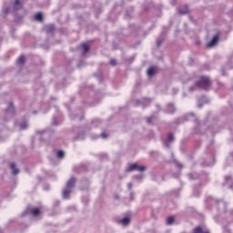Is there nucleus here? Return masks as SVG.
<instances>
[{
    "label": "nucleus",
    "mask_w": 233,
    "mask_h": 233,
    "mask_svg": "<svg viewBox=\"0 0 233 233\" xmlns=\"http://www.w3.org/2000/svg\"><path fill=\"white\" fill-rule=\"evenodd\" d=\"M196 86L202 90H210L212 86V80L208 76H200L199 80L196 82Z\"/></svg>",
    "instance_id": "1"
},
{
    "label": "nucleus",
    "mask_w": 233,
    "mask_h": 233,
    "mask_svg": "<svg viewBox=\"0 0 233 233\" xmlns=\"http://www.w3.org/2000/svg\"><path fill=\"white\" fill-rule=\"evenodd\" d=\"M134 170H137V172H145V170H147V167L145 166H139L137 165V163H134L128 167L127 172H134Z\"/></svg>",
    "instance_id": "2"
},
{
    "label": "nucleus",
    "mask_w": 233,
    "mask_h": 233,
    "mask_svg": "<svg viewBox=\"0 0 233 233\" xmlns=\"http://www.w3.org/2000/svg\"><path fill=\"white\" fill-rule=\"evenodd\" d=\"M218 41H219V33L216 34L211 39V41L207 44V48H212V46H216Z\"/></svg>",
    "instance_id": "3"
},
{
    "label": "nucleus",
    "mask_w": 233,
    "mask_h": 233,
    "mask_svg": "<svg viewBox=\"0 0 233 233\" xmlns=\"http://www.w3.org/2000/svg\"><path fill=\"white\" fill-rule=\"evenodd\" d=\"M76 181H77V179H76L75 177H71L70 179L66 183V187L67 188H74Z\"/></svg>",
    "instance_id": "4"
},
{
    "label": "nucleus",
    "mask_w": 233,
    "mask_h": 233,
    "mask_svg": "<svg viewBox=\"0 0 233 233\" xmlns=\"http://www.w3.org/2000/svg\"><path fill=\"white\" fill-rule=\"evenodd\" d=\"M71 192H72V188H70V187L65 188L63 190V198L65 199H68V198H70Z\"/></svg>",
    "instance_id": "5"
},
{
    "label": "nucleus",
    "mask_w": 233,
    "mask_h": 233,
    "mask_svg": "<svg viewBox=\"0 0 233 233\" xmlns=\"http://www.w3.org/2000/svg\"><path fill=\"white\" fill-rule=\"evenodd\" d=\"M10 168L12 170L13 176H17V174H19V168L15 167V163H11Z\"/></svg>",
    "instance_id": "6"
},
{
    "label": "nucleus",
    "mask_w": 233,
    "mask_h": 233,
    "mask_svg": "<svg viewBox=\"0 0 233 233\" xmlns=\"http://www.w3.org/2000/svg\"><path fill=\"white\" fill-rule=\"evenodd\" d=\"M193 233H210L208 230H204L202 227L198 226L194 228Z\"/></svg>",
    "instance_id": "7"
},
{
    "label": "nucleus",
    "mask_w": 233,
    "mask_h": 233,
    "mask_svg": "<svg viewBox=\"0 0 233 233\" xmlns=\"http://www.w3.org/2000/svg\"><path fill=\"white\" fill-rule=\"evenodd\" d=\"M167 114H174V112H176V107H174L173 104H168L167 105Z\"/></svg>",
    "instance_id": "8"
},
{
    "label": "nucleus",
    "mask_w": 233,
    "mask_h": 233,
    "mask_svg": "<svg viewBox=\"0 0 233 233\" xmlns=\"http://www.w3.org/2000/svg\"><path fill=\"white\" fill-rule=\"evenodd\" d=\"M154 74H156V67H149L147 69V76H149V77H152Z\"/></svg>",
    "instance_id": "9"
},
{
    "label": "nucleus",
    "mask_w": 233,
    "mask_h": 233,
    "mask_svg": "<svg viewBox=\"0 0 233 233\" xmlns=\"http://www.w3.org/2000/svg\"><path fill=\"white\" fill-rule=\"evenodd\" d=\"M81 46L84 50V54H88V52L90 51V46H88V45L86 44H82Z\"/></svg>",
    "instance_id": "10"
},
{
    "label": "nucleus",
    "mask_w": 233,
    "mask_h": 233,
    "mask_svg": "<svg viewBox=\"0 0 233 233\" xmlns=\"http://www.w3.org/2000/svg\"><path fill=\"white\" fill-rule=\"evenodd\" d=\"M32 216H39L41 214V211H39V208H33L31 210Z\"/></svg>",
    "instance_id": "11"
},
{
    "label": "nucleus",
    "mask_w": 233,
    "mask_h": 233,
    "mask_svg": "<svg viewBox=\"0 0 233 233\" xmlns=\"http://www.w3.org/2000/svg\"><path fill=\"white\" fill-rule=\"evenodd\" d=\"M35 19L36 21H39L40 23H42V21H43V14H41V13L36 14V15H35Z\"/></svg>",
    "instance_id": "12"
},
{
    "label": "nucleus",
    "mask_w": 233,
    "mask_h": 233,
    "mask_svg": "<svg viewBox=\"0 0 233 233\" xmlns=\"http://www.w3.org/2000/svg\"><path fill=\"white\" fill-rule=\"evenodd\" d=\"M21 6H22L21 0H15V4H14V8L19 9V8H21Z\"/></svg>",
    "instance_id": "13"
},
{
    "label": "nucleus",
    "mask_w": 233,
    "mask_h": 233,
    "mask_svg": "<svg viewBox=\"0 0 233 233\" xmlns=\"http://www.w3.org/2000/svg\"><path fill=\"white\" fill-rule=\"evenodd\" d=\"M46 32H47L48 34L54 32V30H55L54 25H47V26L46 27Z\"/></svg>",
    "instance_id": "14"
},
{
    "label": "nucleus",
    "mask_w": 233,
    "mask_h": 233,
    "mask_svg": "<svg viewBox=\"0 0 233 233\" xmlns=\"http://www.w3.org/2000/svg\"><path fill=\"white\" fill-rule=\"evenodd\" d=\"M179 14H182L183 15H185V14H188V5L185 6V9H179L178 10Z\"/></svg>",
    "instance_id": "15"
},
{
    "label": "nucleus",
    "mask_w": 233,
    "mask_h": 233,
    "mask_svg": "<svg viewBox=\"0 0 233 233\" xmlns=\"http://www.w3.org/2000/svg\"><path fill=\"white\" fill-rule=\"evenodd\" d=\"M56 156L59 159H63V157H65V152L63 150H59L57 151Z\"/></svg>",
    "instance_id": "16"
},
{
    "label": "nucleus",
    "mask_w": 233,
    "mask_h": 233,
    "mask_svg": "<svg viewBox=\"0 0 233 233\" xmlns=\"http://www.w3.org/2000/svg\"><path fill=\"white\" fill-rule=\"evenodd\" d=\"M175 219L176 218L174 217H168L167 218V225H172V223H174Z\"/></svg>",
    "instance_id": "17"
},
{
    "label": "nucleus",
    "mask_w": 233,
    "mask_h": 233,
    "mask_svg": "<svg viewBox=\"0 0 233 233\" xmlns=\"http://www.w3.org/2000/svg\"><path fill=\"white\" fill-rule=\"evenodd\" d=\"M16 63L18 64V65H24V63H25V56H20V57H18V59L16 60Z\"/></svg>",
    "instance_id": "18"
},
{
    "label": "nucleus",
    "mask_w": 233,
    "mask_h": 233,
    "mask_svg": "<svg viewBox=\"0 0 233 233\" xmlns=\"http://www.w3.org/2000/svg\"><path fill=\"white\" fill-rule=\"evenodd\" d=\"M121 223L124 225H128L130 223V218H122Z\"/></svg>",
    "instance_id": "19"
},
{
    "label": "nucleus",
    "mask_w": 233,
    "mask_h": 233,
    "mask_svg": "<svg viewBox=\"0 0 233 233\" xmlns=\"http://www.w3.org/2000/svg\"><path fill=\"white\" fill-rule=\"evenodd\" d=\"M110 65H111V66H116V65H117V60L112 58V59L110 60Z\"/></svg>",
    "instance_id": "20"
},
{
    "label": "nucleus",
    "mask_w": 233,
    "mask_h": 233,
    "mask_svg": "<svg viewBox=\"0 0 233 233\" xmlns=\"http://www.w3.org/2000/svg\"><path fill=\"white\" fill-rule=\"evenodd\" d=\"M167 139L168 141H174V134L169 133Z\"/></svg>",
    "instance_id": "21"
},
{
    "label": "nucleus",
    "mask_w": 233,
    "mask_h": 233,
    "mask_svg": "<svg viewBox=\"0 0 233 233\" xmlns=\"http://www.w3.org/2000/svg\"><path fill=\"white\" fill-rule=\"evenodd\" d=\"M101 137H103V139H106V137H108V135L106 133H102Z\"/></svg>",
    "instance_id": "22"
},
{
    "label": "nucleus",
    "mask_w": 233,
    "mask_h": 233,
    "mask_svg": "<svg viewBox=\"0 0 233 233\" xmlns=\"http://www.w3.org/2000/svg\"><path fill=\"white\" fill-rule=\"evenodd\" d=\"M147 123H148V124L152 123V117L151 116L147 118Z\"/></svg>",
    "instance_id": "23"
},
{
    "label": "nucleus",
    "mask_w": 233,
    "mask_h": 233,
    "mask_svg": "<svg viewBox=\"0 0 233 233\" xmlns=\"http://www.w3.org/2000/svg\"><path fill=\"white\" fill-rule=\"evenodd\" d=\"M132 187H133L132 183H128V184H127V188H128L129 190H131Z\"/></svg>",
    "instance_id": "24"
},
{
    "label": "nucleus",
    "mask_w": 233,
    "mask_h": 233,
    "mask_svg": "<svg viewBox=\"0 0 233 233\" xmlns=\"http://www.w3.org/2000/svg\"><path fill=\"white\" fill-rule=\"evenodd\" d=\"M23 129L26 128V125L25 127H22Z\"/></svg>",
    "instance_id": "25"
},
{
    "label": "nucleus",
    "mask_w": 233,
    "mask_h": 233,
    "mask_svg": "<svg viewBox=\"0 0 233 233\" xmlns=\"http://www.w3.org/2000/svg\"><path fill=\"white\" fill-rule=\"evenodd\" d=\"M11 106H14V104H11Z\"/></svg>",
    "instance_id": "26"
}]
</instances>
